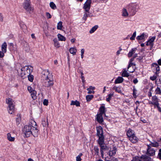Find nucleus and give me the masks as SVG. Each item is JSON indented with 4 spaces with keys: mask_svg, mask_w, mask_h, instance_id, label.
Returning <instances> with one entry per match:
<instances>
[{
    "mask_svg": "<svg viewBox=\"0 0 161 161\" xmlns=\"http://www.w3.org/2000/svg\"><path fill=\"white\" fill-rule=\"evenodd\" d=\"M156 106L158 108V111L161 112V108L159 106V104Z\"/></svg>",
    "mask_w": 161,
    "mask_h": 161,
    "instance_id": "e2e57ef3",
    "label": "nucleus"
},
{
    "mask_svg": "<svg viewBox=\"0 0 161 161\" xmlns=\"http://www.w3.org/2000/svg\"><path fill=\"white\" fill-rule=\"evenodd\" d=\"M28 77L29 80L31 82H32L33 80V76L32 75H30V74L27 75Z\"/></svg>",
    "mask_w": 161,
    "mask_h": 161,
    "instance_id": "37998d69",
    "label": "nucleus"
},
{
    "mask_svg": "<svg viewBox=\"0 0 161 161\" xmlns=\"http://www.w3.org/2000/svg\"><path fill=\"white\" fill-rule=\"evenodd\" d=\"M46 15L47 19H50L51 18L52 16L48 12H47L46 13Z\"/></svg>",
    "mask_w": 161,
    "mask_h": 161,
    "instance_id": "3c124183",
    "label": "nucleus"
},
{
    "mask_svg": "<svg viewBox=\"0 0 161 161\" xmlns=\"http://www.w3.org/2000/svg\"><path fill=\"white\" fill-rule=\"evenodd\" d=\"M127 9L125 8H123L122 10L121 15L122 16L125 17L127 18L129 16L130 13H128L127 10Z\"/></svg>",
    "mask_w": 161,
    "mask_h": 161,
    "instance_id": "9b49d317",
    "label": "nucleus"
},
{
    "mask_svg": "<svg viewBox=\"0 0 161 161\" xmlns=\"http://www.w3.org/2000/svg\"><path fill=\"white\" fill-rule=\"evenodd\" d=\"M129 140L133 143H136L138 141V138L135 136V135L133 136H132L130 137L129 138Z\"/></svg>",
    "mask_w": 161,
    "mask_h": 161,
    "instance_id": "a211bd4d",
    "label": "nucleus"
},
{
    "mask_svg": "<svg viewBox=\"0 0 161 161\" xmlns=\"http://www.w3.org/2000/svg\"><path fill=\"white\" fill-rule=\"evenodd\" d=\"M54 42V45L56 48H58L60 47V45L59 43L58 39L56 38H54L53 39Z\"/></svg>",
    "mask_w": 161,
    "mask_h": 161,
    "instance_id": "b1692460",
    "label": "nucleus"
},
{
    "mask_svg": "<svg viewBox=\"0 0 161 161\" xmlns=\"http://www.w3.org/2000/svg\"><path fill=\"white\" fill-rule=\"evenodd\" d=\"M20 26L23 30H25L27 29L26 25L24 24H23L22 23H21L20 24Z\"/></svg>",
    "mask_w": 161,
    "mask_h": 161,
    "instance_id": "de8ad7c7",
    "label": "nucleus"
},
{
    "mask_svg": "<svg viewBox=\"0 0 161 161\" xmlns=\"http://www.w3.org/2000/svg\"><path fill=\"white\" fill-rule=\"evenodd\" d=\"M85 49L84 48L82 49L81 50V58L84 57V53Z\"/></svg>",
    "mask_w": 161,
    "mask_h": 161,
    "instance_id": "09e8293b",
    "label": "nucleus"
},
{
    "mask_svg": "<svg viewBox=\"0 0 161 161\" xmlns=\"http://www.w3.org/2000/svg\"><path fill=\"white\" fill-rule=\"evenodd\" d=\"M152 67L154 68V69H155L156 70V73L158 74L160 70V67L156 63H153L152 64Z\"/></svg>",
    "mask_w": 161,
    "mask_h": 161,
    "instance_id": "412c9836",
    "label": "nucleus"
},
{
    "mask_svg": "<svg viewBox=\"0 0 161 161\" xmlns=\"http://www.w3.org/2000/svg\"><path fill=\"white\" fill-rule=\"evenodd\" d=\"M7 137L8 140L10 142H14L15 140V137L12 136L11 134L10 133H8L7 135Z\"/></svg>",
    "mask_w": 161,
    "mask_h": 161,
    "instance_id": "dca6fc26",
    "label": "nucleus"
},
{
    "mask_svg": "<svg viewBox=\"0 0 161 161\" xmlns=\"http://www.w3.org/2000/svg\"><path fill=\"white\" fill-rule=\"evenodd\" d=\"M158 156L159 157V158L161 160V152H159L158 154Z\"/></svg>",
    "mask_w": 161,
    "mask_h": 161,
    "instance_id": "338daca9",
    "label": "nucleus"
},
{
    "mask_svg": "<svg viewBox=\"0 0 161 161\" xmlns=\"http://www.w3.org/2000/svg\"><path fill=\"white\" fill-rule=\"evenodd\" d=\"M7 44L6 42H4L2 45V51L4 52H6L7 51Z\"/></svg>",
    "mask_w": 161,
    "mask_h": 161,
    "instance_id": "a878e982",
    "label": "nucleus"
},
{
    "mask_svg": "<svg viewBox=\"0 0 161 161\" xmlns=\"http://www.w3.org/2000/svg\"><path fill=\"white\" fill-rule=\"evenodd\" d=\"M138 82L137 80L136 79H135L133 80V82L135 84H136Z\"/></svg>",
    "mask_w": 161,
    "mask_h": 161,
    "instance_id": "0e129e2a",
    "label": "nucleus"
},
{
    "mask_svg": "<svg viewBox=\"0 0 161 161\" xmlns=\"http://www.w3.org/2000/svg\"><path fill=\"white\" fill-rule=\"evenodd\" d=\"M42 124L43 127H48L49 124L48 121V118H47V120L46 121L45 119H43L42 120Z\"/></svg>",
    "mask_w": 161,
    "mask_h": 161,
    "instance_id": "5701e85b",
    "label": "nucleus"
},
{
    "mask_svg": "<svg viewBox=\"0 0 161 161\" xmlns=\"http://www.w3.org/2000/svg\"><path fill=\"white\" fill-rule=\"evenodd\" d=\"M113 89L116 92L119 93H121L122 92L121 87L120 86L117 87L116 86H114L113 88Z\"/></svg>",
    "mask_w": 161,
    "mask_h": 161,
    "instance_id": "393cba45",
    "label": "nucleus"
},
{
    "mask_svg": "<svg viewBox=\"0 0 161 161\" xmlns=\"http://www.w3.org/2000/svg\"><path fill=\"white\" fill-rule=\"evenodd\" d=\"M114 96V94H109L108 95V97L106 98V100L107 102H109L112 97Z\"/></svg>",
    "mask_w": 161,
    "mask_h": 161,
    "instance_id": "a19ab883",
    "label": "nucleus"
},
{
    "mask_svg": "<svg viewBox=\"0 0 161 161\" xmlns=\"http://www.w3.org/2000/svg\"><path fill=\"white\" fill-rule=\"evenodd\" d=\"M135 64L133 63H132V62L131 63H129V65L128 66L127 68L128 70L129 69V68H130L131 67V66L133 65L135 66Z\"/></svg>",
    "mask_w": 161,
    "mask_h": 161,
    "instance_id": "8fccbe9b",
    "label": "nucleus"
},
{
    "mask_svg": "<svg viewBox=\"0 0 161 161\" xmlns=\"http://www.w3.org/2000/svg\"><path fill=\"white\" fill-rule=\"evenodd\" d=\"M17 117L16 119V122L17 124H19L21 121V117L19 114L17 115Z\"/></svg>",
    "mask_w": 161,
    "mask_h": 161,
    "instance_id": "ea45409f",
    "label": "nucleus"
},
{
    "mask_svg": "<svg viewBox=\"0 0 161 161\" xmlns=\"http://www.w3.org/2000/svg\"><path fill=\"white\" fill-rule=\"evenodd\" d=\"M136 91H136V88H135V87H134L133 88V95L134 97L135 98H136L137 97V96L136 95Z\"/></svg>",
    "mask_w": 161,
    "mask_h": 161,
    "instance_id": "49530a36",
    "label": "nucleus"
},
{
    "mask_svg": "<svg viewBox=\"0 0 161 161\" xmlns=\"http://www.w3.org/2000/svg\"><path fill=\"white\" fill-rule=\"evenodd\" d=\"M58 37L59 41H65L66 40V38L64 36L60 34H58Z\"/></svg>",
    "mask_w": 161,
    "mask_h": 161,
    "instance_id": "c756f323",
    "label": "nucleus"
},
{
    "mask_svg": "<svg viewBox=\"0 0 161 161\" xmlns=\"http://www.w3.org/2000/svg\"><path fill=\"white\" fill-rule=\"evenodd\" d=\"M99 111L100 112L99 114H101L102 115L104 114L105 116H106L105 114V108L104 106H101L99 108Z\"/></svg>",
    "mask_w": 161,
    "mask_h": 161,
    "instance_id": "f3484780",
    "label": "nucleus"
},
{
    "mask_svg": "<svg viewBox=\"0 0 161 161\" xmlns=\"http://www.w3.org/2000/svg\"><path fill=\"white\" fill-rule=\"evenodd\" d=\"M24 8L29 13H32L33 8L30 6V3L28 0H26L23 4Z\"/></svg>",
    "mask_w": 161,
    "mask_h": 161,
    "instance_id": "423d86ee",
    "label": "nucleus"
},
{
    "mask_svg": "<svg viewBox=\"0 0 161 161\" xmlns=\"http://www.w3.org/2000/svg\"><path fill=\"white\" fill-rule=\"evenodd\" d=\"M136 32L135 31L133 33L131 37H130V39L131 40H134L135 39V38L136 36Z\"/></svg>",
    "mask_w": 161,
    "mask_h": 161,
    "instance_id": "a18cd8bd",
    "label": "nucleus"
},
{
    "mask_svg": "<svg viewBox=\"0 0 161 161\" xmlns=\"http://www.w3.org/2000/svg\"><path fill=\"white\" fill-rule=\"evenodd\" d=\"M102 115V114H97V120L99 123H101L103 122Z\"/></svg>",
    "mask_w": 161,
    "mask_h": 161,
    "instance_id": "4468645a",
    "label": "nucleus"
},
{
    "mask_svg": "<svg viewBox=\"0 0 161 161\" xmlns=\"http://www.w3.org/2000/svg\"><path fill=\"white\" fill-rule=\"evenodd\" d=\"M5 53L6 52H3L2 51H0V57L3 58V57L4 55V53Z\"/></svg>",
    "mask_w": 161,
    "mask_h": 161,
    "instance_id": "6e6d98bb",
    "label": "nucleus"
},
{
    "mask_svg": "<svg viewBox=\"0 0 161 161\" xmlns=\"http://www.w3.org/2000/svg\"><path fill=\"white\" fill-rule=\"evenodd\" d=\"M155 92L157 94L161 95V90L158 87H157L156 89Z\"/></svg>",
    "mask_w": 161,
    "mask_h": 161,
    "instance_id": "58836bf2",
    "label": "nucleus"
},
{
    "mask_svg": "<svg viewBox=\"0 0 161 161\" xmlns=\"http://www.w3.org/2000/svg\"><path fill=\"white\" fill-rule=\"evenodd\" d=\"M141 159V161H152L151 158L146 155L142 156Z\"/></svg>",
    "mask_w": 161,
    "mask_h": 161,
    "instance_id": "2eb2a0df",
    "label": "nucleus"
},
{
    "mask_svg": "<svg viewBox=\"0 0 161 161\" xmlns=\"http://www.w3.org/2000/svg\"><path fill=\"white\" fill-rule=\"evenodd\" d=\"M122 49L121 47H119V50H118L116 53V55L118 56L120 54V52L122 51Z\"/></svg>",
    "mask_w": 161,
    "mask_h": 161,
    "instance_id": "864d4df0",
    "label": "nucleus"
},
{
    "mask_svg": "<svg viewBox=\"0 0 161 161\" xmlns=\"http://www.w3.org/2000/svg\"><path fill=\"white\" fill-rule=\"evenodd\" d=\"M126 8L128 10L130 16H134L139 8V5L136 3H131L127 5Z\"/></svg>",
    "mask_w": 161,
    "mask_h": 161,
    "instance_id": "20e7f679",
    "label": "nucleus"
},
{
    "mask_svg": "<svg viewBox=\"0 0 161 161\" xmlns=\"http://www.w3.org/2000/svg\"><path fill=\"white\" fill-rule=\"evenodd\" d=\"M70 105H75L77 107H79L80 106V102L77 100H75V101H72L70 103Z\"/></svg>",
    "mask_w": 161,
    "mask_h": 161,
    "instance_id": "cd10ccee",
    "label": "nucleus"
},
{
    "mask_svg": "<svg viewBox=\"0 0 161 161\" xmlns=\"http://www.w3.org/2000/svg\"><path fill=\"white\" fill-rule=\"evenodd\" d=\"M21 77L25 75H28L30 74V70L28 66H25L22 68L21 69Z\"/></svg>",
    "mask_w": 161,
    "mask_h": 161,
    "instance_id": "0eeeda50",
    "label": "nucleus"
},
{
    "mask_svg": "<svg viewBox=\"0 0 161 161\" xmlns=\"http://www.w3.org/2000/svg\"><path fill=\"white\" fill-rule=\"evenodd\" d=\"M89 12H88L85 11L84 13L82 19L85 21H86L87 19V17H89Z\"/></svg>",
    "mask_w": 161,
    "mask_h": 161,
    "instance_id": "72a5a7b5",
    "label": "nucleus"
},
{
    "mask_svg": "<svg viewBox=\"0 0 161 161\" xmlns=\"http://www.w3.org/2000/svg\"><path fill=\"white\" fill-rule=\"evenodd\" d=\"M148 103L149 104H151L154 105V108H155L156 106L159 104L158 99L157 97L156 96H153L152 98V101H149Z\"/></svg>",
    "mask_w": 161,
    "mask_h": 161,
    "instance_id": "6e6552de",
    "label": "nucleus"
},
{
    "mask_svg": "<svg viewBox=\"0 0 161 161\" xmlns=\"http://www.w3.org/2000/svg\"><path fill=\"white\" fill-rule=\"evenodd\" d=\"M42 77L44 80L43 85L45 87H50L53 84V79L52 74L48 70H45L42 72Z\"/></svg>",
    "mask_w": 161,
    "mask_h": 161,
    "instance_id": "7ed1b4c3",
    "label": "nucleus"
},
{
    "mask_svg": "<svg viewBox=\"0 0 161 161\" xmlns=\"http://www.w3.org/2000/svg\"><path fill=\"white\" fill-rule=\"evenodd\" d=\"M92 90H90V89H89V90H87L88 91V94H91V93H93V94H94V92H95L94 91H92Z\"/></svg>",
    "mask_w": 161,
    "mask_h": 161,
    "instance_id": "680f3d73",
    "label": "nucleus"
},
{
    "mask_svg": "<svg viewBox=\"0 0 161 161\" xmlns=\"http://www.w3.org/2000/svg\"><path fill=\"white\" fill-rule=\"evenodd\" d=\"M137 50V48L136 47L132 48L129 52L128 54V57L129 58L131 57L135 53Z\"/></svg>",
    "mask_w": 161,
    "mask_h": 161,
    "instance_id": "f8f14e48",
    "label": "nucleus"
},
{
    "mask_svg": "<svg viewBox=\"0 0 161 161\" xmlns=\"http://www.w3.org/2000/svg\"><path fill=\"white\" fill-rule=\"evenodd\" d=\"M91 0H87L84 5L83 8L85 11L88 12L91 7Z\"/></svg>",
    "mask_w": 161,
    "mask_h": 161,
    "instance_id": "1a4fd4ad",
    "label": "nucleus"
},
{
    "mask_svg": "<svg viewBox=\"0 0 161 161\" xmlns=\"http://www.w3.org/2000/svg\"><path fill=\"white\" fill-rule=\"evenodd\" d=\"M95 89V88L94 87H92V86H90L87 89V90H89V89L90 90H92V91H93Z\"/></svg>",
    "mask_w": 161,
    "mask_h": 161,
    "instance_id": "4d7b16f0",
    "label": "nucleus"
},
{
    "mask_svg": "<svg viewBox=\"0 0 161 161\" xmlns=\"http://www.w3.org/2000/svg\"><path fill=\"white\" fill-rule=\"evenodd\" d=\"M31 96L33 100L36 99V92L35 90H33L32 92H31Z\"/></svg>",
    "mask_w": 161,
    "mask_h": 161,
    "instance_id": "2f4dec72",
    "label": "nucleus"
},
{
    "mask_svg": "<svg viewBox=\"0 0 161 161\" xmlns=\"http://www.w3.org/2000/svg\"><path fill=\"white\" fill-rule=\"evenodd\" d=\"M156 78L157 77L156 76H153L151 77L150 79L152 80H156Z\"/></svg>",
    "mask_w": 161,
    "mask_h": 161,
    "instance_id": "052dcab7",
    "label": "nucleus"
},
{
    "mask_svg": "<svg viewBox=\"0 0 161 161\" xmlns=\"http://www.w3.org/2000/svg\"><path fill=\"white\" fill-rule=\"evenodd\" d=\"M134 135V132L133 130L131 129H129L128 130L127 132V135L129 138H130V137Z\"/></svg>",
    "mask_w": 161,
    "mask_h": 161,
    "instance_id": "aec40b11",
    "label": "nucleus"
},
{
    "mask_svg": "<svg viewBox=\"0 0 161 161\" xmlns=\"http://www.w3.org/2000/svg\"><path fill=\"white\" fill-rule=\"evenodd\" d=\"M158 64L160 65H161V59H159L158 61Z\"/></svg>",
    "mask_w": 161,
    "mask_h": 161,
    "instance_id": "774afa93",
    "label": "nucleus"
},
{
    "mask_svg": "<svg viewBox=\"0 0 161 161\" xmlns=\"http://www.w3.org/2000/svg\"><path fill=\"white\" fill-rule=\"evenodd\" d=\"M123 80L124 79L122 77L119 76L115 80L114 83L115 84L121 83Z\"/></svg>",
    "mask_w": 161,
    "mask_h": 161,
    "instance_id": "6ab92c4d",
    "label": "nucleus"
},
{
    "mask_svg": "<svg viewBox=\"0 0 161 161\" xmlns=\"http://www.w3.org/2000/svg\"><path fill=\"white\" fill-rule=\"evenodd\" d=\"M81 79L82 80V82L83 83H84L85 81V77H84V76H82V77H81Z\"/></svg>",
    "mask_w": 161,
    "mask_h": 161,
    "instance_id": "69168bd1",
    "label": "nucleus"
},
{
    "mask_svg": "<svg viewBox=\"0 0 161 161\" xmlns=\"http://www.w3.org/2000/svg\"><path fill=\"white\" fill-rule=\"evenodd\" d=\"M50 7L53 9H57V7L53 2H51L50 3Z\"/></svg>",
    "mask_w": 161,
    "mask_h": 161,
    "instance_id": "f704fd0d",
    "label": "nucleus"
},
{
    "mask_svg": "<svg viewBox=\"0 0 161 161\" xmlns=\"http://www.w3.org/2000/svg\"><path fill=\"white\" fill-rule=\"evenodd\" d=\"M36 126V123L33 120H31L29 125H25L23 131L25 136L28 137L32 135L34 137H36L38 132Z\"/></svg>",
    "mask_w": 161,
    "mask_h": 161,
    "instance_id": "f03ea898",
    "label": "nucleus"
},
{
    "mask_svg": "<svg viewBox=\"0 0 161 161\" xmlns=\"http://www.w3.org/2000/svg\"><path fill=\"white\" fill-rule=\"evenodd\" d=\"M98 26L97 25H95L89 31V33L92 34L94 33L98 28Z\"/></svg>",
    "mask_w": 161,
    "mask_h": 161,
    "instance_id": "7c9ffc66",
    "label": "nucleus"
},
{
    "mask_svg": "<svg viewBox=\"0 0 161 161\" xmlns=\"http://www.w3.org/2000/svg\"><path fill=\"white\" fill-rule=\"evenodd\" d=\"M133 69H131L129 68V69L128 70L130 73H133L135 70V68L134 67H132Z\"/></svg>",
    "mask_w": 161,
    "mask_h": 161,
    "instance_id": "5fc2aeb1",
    "label": "nucleus"
},
{
    "mask_svg": "<svg viewBox=\"0 0 161 161\" xmlns=\"http://www.w3.org/2000/svg\"><path fill=\"white\" fill-rule=\"evenodd\" d=\"M63 27L62 26V23L61 21L59 22L57 25V28L58 30H61L62 27Z\"/></svg>",
    "mask_w": 161,
    "mask_h": 161,
    "instance_id": "c9c22d12",
    "label": "nucleus"
},
{
    "mask_svg": "<svg viewBox=\"0 0 161 161\" xmlns=\"http://www.w3.org/2000/svg\"><path fill=\"white\" fill-rule=\"evenodd\" d=\"M94 97L92 95H87L86 96V99L87 102H90Z\"/></svg>",
    "mask_w": 161,
    "mask_h": 161,
    "instance_id": "473e14b6",
    "label": "nucleus"
},
{
    "mask_svg": "<svg viewBox=\"0 0 161 161\" xmlns=\"http://www.w3.org/2000/svg\"><path fill=\"white\" fill-rule=\"evenodd\" d=\"M14 102L12 99L10 98L6 100V103L8 105L7 110L8 113L10 114H13L14 112L15 105Z\"/></svg>",
    "mask_w": 161,
    "mask_h": 161,
    "instance_id": "39448f33",
    "label": "nucleus"
},
{
    "mask_svg": "<svg viewBox=\"0 0 161 161\" xmlns=\"http://www.w3.org/2000/svg\"><path fill=\"white\" fill-rule=\"evenodd\" d=\"M82 153H80L76 157V160L77 161H81V156L82 155Z\"/></svg>",
    "mask_w": 161,
    "mask_h": 161,
    "instance_id": "c03bdc74",
    "label": "nucleus"
},
{
    "mask_svg": "<svg viewBox=\"0 0 161 161\" xmlns=\"http://www.w3.org/2000/svg\"><path fill=\"white\" fill-rule=\"evenodd\" d=\"M144 33H142L140 36H137L136 37V39L137 40H142L144 39Z\"/></svg>",
    "mask_w": 161,
    "mask_h": 161,
    "instance_id": "e433bc0d",
    "label": "nucleus"
},
{
    "mask_svg": "<svg viewBox=\"0 0 161 161\" xmlns=\"http://www.w3.org/2000/svg\"><path fill=\"white\" fill-rule=\"evenodd\" d=\"M69 51L70 53L75 55L76 54L77 50L75 47H71L70 48Z\"/></svg>",
    "mask_w": 161,
    "mask_h": 161,
    "instance_id": "bb28decb",
    "label": "nucleus"
},
{
    "mask_svg": "<svg viewBox=\"0 0 161 161\" xmlns=\"http://www.w3.org/2000/svg\"><path fill=\"white\" fill-rule=\"evenodd\" d=\"M155 39V37L153 36L151 37L149 40L147 42L146 45L147 46H150L152 47L153 45V42Z\"/></svg>",
    "mask_w": 161,
    "mask_h": 161,
    "instance_id": "ddd939ff",
    "label": "nucleus"
},
{
    "mask_svg": "<svg viewBox=\"0 0 161 161\" xmlns=\"http://www.w3.org/2000/svg\"><path fill=\"white\" fill-rule=\"evenodd\" d=\"M150 145L153 147H157L158 146V144L157 142H154L153 143L151 142Z\"/></svg>",
    "mask_w": 161,
    "mask_h": 161,
    "instance_id": "79ce46f5",
    "label": "nucleus"
},
{
    "mask_svg": "<svg viewBox=\"0 0 161 161\" xmlns=\"http://www.w3.org/2000/svg\"><path fill=\"white\" fill-rule=\"evenodd\" d=\"M96 129L97 135L98 137L97 141L100 147V151L102 158H104V154L105 156L104 160L105 161H118L117 158L113 157L116 154L117 151L116 147H114L109 149L104 142V136L102 128L99 126L97 127Z\"/></svg>",
    "mask_w": 161,
    "mask_h": 161,
    "instance_id": "f257e3e1",
    "label": "nucleus"
},
{
    "mask_svg": "<svg viewBox=\"0 0 161 161\" xmlns=\"http://www.w3.org/2000/svg\"><path fill=\"white\" fill-rule=\"evenodd\" d=\"M141 157H135L133 158L131 161H141Z\"/></svg>",
    "mask_w": 161,
    "mask_h": 161,
    "instance_id": "4c0bfd02",
    "label": "nucleus"
},
{
    "mask_svg": "<svg viewBox=\"0 0 161 161\" xmlns=\"http://www.w3.org/2000/svg\"><path fill=\"white\" fill-rule=\"evenodd\" d=\"M43 104L44 105H47L48 104V100L47 99H44L43 102Z\"/></svg>",
    "mask_w": 161,
    "mask_h": 161,
    "instance_id": "603ef678",
    "label": "nucleus"
},
{
    "mask_svg": "<svg viewBox=\"0 0 161 161\" xmlns=\"http://www.w3.org/2000/svg\"><path fill=\"white\" fill-rule=\"evenodd\" d=\"M3 17L2 14H0V21L3 22Z\"/></svg>",
    "mask_w": 161,
    "mask_h": 161,
    "instance_id": "bf43d9fd",
    "label": "nucleus"
},
{
    "mask_svg": "<svg viewBox=\"0 0 161 161\" xmlns=\"http://www.w3.org/2000/svg\"><path fill=\"white\" fill-rule=\"evenodd\" d=\"M92 154H93V153H94L95 155H99V150L98 147L97 146L94 147L93 150H92Z\"/></svg>",
    "mask_w": 161,
    "mask_h": 161,
    "instance_id": "4be33fe9",
    "label": "nucleus"
},
{
    "mask_svg": "<svg viewBox=\"0 0 161 161\" xmlns=\"http://www.w3.org/2000/svg\"><path fill=\"white\" fill-rule=\"evenodd\" d=\"M27 89H28V91H29V92H30L31 93L32 92V90H33L32 89V88L31 86H29L28 87Z\"/></svg>",
    "mask_w": 161,
    "mask_h": 161,
    "instance_id": "13d9d810",
    "label": "nucleus"
},
{
    "mask_svg": "<svg viewBox=\"0 0 161 161\" xmlns=\"http://www.w3.org/2000/svg\"><path fill=\"white\" fill-rule=\"evenodd\" d=\"M121 75L122 77H128L129 76V73L127 72V71L125 69H124Z\"/></svg>",
    "mask_w": 161,
    "mask_h": 161,
    "instance_id": "c85d7f7f",
    "label": "nucleus"
},
{
    "mask_svg": "<svg viewBox=\"0 0 161 161\" xmlns=\"http://www.w3.org/2000/svg\"><path fill=\"white\" fill-rule=\"evenodd\" d=\"M148 148L147 154L150 156H153L155 154V151L153 148H151L149 145H147Z\"/></svg>",
    "mask_w": 161,
    "mask_h": 161,
    "instance_id": "9d476101",
    "label": "nucleus"
}]
</instances>
